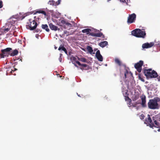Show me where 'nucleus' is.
<instances>
[{"label":"nucleus","mask_w":160,"mask_h":160,"mask_svg":"<svg viewBox=\"0 0 160 160\" xmlns=\"http://www.w3.org/2000/svg\"><path fill=\"white\" fill-rule=\"evenodd\" d=\"M144 73L146 78L148 79L157 78L158 81H160V76L158 75V73L151 69H145L143 70Z\"/></svg>","instance_id":"nucleus-1"},{"label":"nucleus","mask_w":160,"mask_h":160,"mask_svg":"<svg viewBox=\"0 0 160 160\" xmlns=\"http://www.w3.org/2000/svg\"><path fill=\"white\" fill-rule=\"evenodd\" d=\"M37 25L36 20L30 19L28 20V22L26 25V27L27 29L30 30H33L36 28Z\"/></svg>","instance_id":"nucleus-2"},{"label":"nucleus","mask_w":160,"mask_h":160,"mask_svg":"<svg viewBox=\"0 0 160 160\" xmlns=\"http://www.w3.org/2000/svg\"><path fill=\"white\" fill-rule=\"evenodd\" d=\"M132 34L136 37L144 38L146 33L145 31H142L140 29H136L132 31Z\"/></svg>","instance_id":"nucleus-3"},{"label":"nucleus","mask_w":160,"mask_h":160,"mask_svg":"<svg viewBox=\"0 0 160 160\" xmlns=\"http://www.w3.org/2000/svg\"><path fill=\"white\" fill-rule=\"evenodd\" d=\"M148 104V107L150 109H154L158 108V104L156 99L150 100Z\"/></svg>","instance_id":"nucleus-4"},{"label":"nucleus","mask_w":160,"mask_h":160,"mask_svg":"<svg viewBox=\"0 0 160 160\" xmlns=\"http://www.w3.org/2000/svg\"><path fill=\"white\" fill-rule=\"evenodd\" d=\"M58 25L63 27L64 28L67 29L70 28V27L72 26L71 24L64 20H61L60 22H59Z\"/></svg>","instance_id":"nucleus-5"},{"label":"nucleus","mask_w":160,"mask_h":160,"mask_svg":"<svg viewBox=\"0 0 160 160\" xmlns=\"http://www.w3.org/2000/svg\"><path fill=\"white\" fill-rule=\"evenodd\" d=\"M12 50V48H6L1 50V53L0 56L1 58H4L5 57H8L10 54L9 52Z\"/></svg>","instance_id":"nucleus-6"},{"label":"nucleus","mask_w":160,"mask_h":160,"mask_svg":"<svg viewBox=\"0 0 160 160\" xmlns=\"http://www.w3.org/2000/svg\"><path fill=\"white\" fill-rule=\"evenodd\" d=\"M136 15L135 13L129 14L127 22L128 24H131L135 22L136 19Z\"/></svg>","instance_id":"nucleus-7"},{"label":"nucleus","mask_w":160,"mask_h":160,"mask_svg":"<svg viewBox=\"0 0 160 160\" xmlns=\"http://www.w3.org/2000/svg\"><path fill=\"white\" fill-rule=\"evenodd\" d=\"M144 122L146 124H150L151 127H155V124L154 125V124L152 120V119L150 118V115L149 114H148L147 117L146 118Z\"/></svg>","instance_id":"nucleus-8"},{"label":"nucleus","mask_w":160,"mask_h":160,"mask_svg":"<svg viewBox=\"0 0 160 160\" xmlns=\"http://www.w3.org/2000/svg\"><path fill=\"white\" fill-rule=\"evenodd\" d=\"M143 64V61L140 60L138 62L135 64L134 65L135 68L137 69V71L140 72L142 70V67Z\"/></svg>","instance_id":"nucleus-9"},{"label":"nucleus","mask_w":160,"mask_h":160,"mask_svg":"<svg viewBox=\"0 0 160 160\" xmlns=\"http://www.w3.org/2000/svg\"><path fill=\"white\" fill-rule=\"evenodd\" d=\"M76 62L80 66V68L82 70H88L90 69L89 66L86 64H81L78 61H76Z\"/></svg>","instance_id":"nucleus-10"},{"label":"nucleus","mask_w":160,"mask_h":160,"mask_svg":"<svg viewBox=\"0 0 160 160\" xmlns=\"http://www.w3.org/2000/svg\"><path fill=\"white\" fill-rule=\"evenodd\" d=\"M154 45V43L153 42L150 43H145L142 45V47L143 48H148L152 47Z\"/></svg>","instance_id":"nucleus-11"},{"label":"nucleus","mask_w":160,"mask_h":160,"mask_svg":"<svg viewBox=\"0 0 160 160\" xmlns=\"http://www.w3.org/2000/svg\"><path fill=\"white\" fill-rule=\"evenodd\" d=\"M90 35L92 36H94L98 37H102V38H104V35L103 34L102 32H99V33H94V32H91L90 33Z\"/></svg>","instance_id":"nucleus-12"},{"label":"nucleus","mask_w":160,"mask_h":160,"mask_svg":"<svg viewBox=\"0 0 160 160\" xmlns=\"http://www.w3.org/2000/svg\"><path fill=\"white\" fill-rule=\"evenodd\" d=\"M96 56L97 59L100 61L102 62L103 61V58L100 54V51L99 50H98L96 53Z\"/></svg>","instance_id":"nucleus-13"},{"label":"nucleus","mask_w":160,"mask_h":160,"mask_svg":"<svg viewBox=\"0 0 160 160\" xmlns=\"http://www.w3.org/2000/svg\"><path fill=\"white\" fill-rule=\"evenodd\" d=\"M141 98L142 101V102L141 103V105L143 107H146L147 105L146 104V97L145 96H142L141 97Z\"/></svg>","instance_id":"nucleus-14"},{"label":"nucleus","mask_w":160,"mask_h":160,"mask_svg":"<svg viewBox=\"0 0 160 160\" xmlns=\"http://www.w3.org/2000/svg\"><path fill=\"white\" fill-rule=\"evenodd\" d=\"M49 27L50 28L53 30L56 31L57 30H59L60 29L58 28V27L54 25H53L52 23H50L49 24Z\"/></svg>","instance_id":"nucleus-15"},{"label":"nucleus","mask_w":160,"mask_h":160,"mask_svg":"<svg viewBox=\"0 0 160 160\" xmlns=\"http://www.w3.org/2000/svg\"><path fill=\"white\" fill-rule=\"evenodd\" d=\"M37 13H42L45 16H47L48 15L47 13H48L41 9H38L36 10L35 12V14H36Z\"/></svg>","instance_id":"nucleus-16"},{"label":"nucleus","mask_w":160,"mask_h":160,"mask_svg":"<svg viewBox=\"0 0 160 160\" xmlns=\"http://www.w3.org/2000/svg\"><path fill=\"white\" fill-rule=\"evenodd\" d=\"M10 26L9 28H3L1 30V32L3 34L9 31L10 29V27L12 26V24H10Z\"/></svg>","instance_id":"nucleus-17"},{"label":"nucleus","mask_w":160,"mask_h":160,"mask_svg":"<svg viewBox=\"0 0 160 160\" xmlns=\"http://www.w3.org/2000/svg\"><path fill=\"white\" fill-rule=\"evenodd\" d=\"M98 45L101 47L104 48L108 45V42L106 41H103L99 43Z\"/></svg>","instance_id":"nucleus-18"},{"label":"nucleus","mask_w":160,"mask_h":160,"mask_svg":"<svg viewBox=\"0 0 160 160\" xmlns=\"http://www.w3.org/2000/svg\"><path fill=\"white\" fill-rule=\"evenodd\" d=\"M154 122L155 125V127L159 128L157 130V131L160 132V123H159L156 120H154Z\"/></svg>","instance_id":"nucleus-19"},{"label":"nucleus","mask_w":160,"mask_h":160,"mask_svg":"<svg viewBox=\"0 0 160 160\" xmlns=\"http://www.w3.org/2000/svg\"><path fill=\"white\" fill-rule=\"evenodd\" d=\"M91 31V30L90 29L87 28V29H85L82 30V33H86L87 34H89L90 32Z\"/></svg>","instance_id":"nucleus-20"},{"label":"nucleus","mask_w":160,"mask_h":160,"mask_svg":"<svg viewBox=\"0 0 160 160\" xmlns=\"http://www.w3.org/2000/svg\"><path fill=\"white\" fill-rule=\"evenodd\" d=\"M58 50H62L66 54H67V51L66 48L62 45H61L58 48Z\"/></svg>","instance_id":"nucleus-21"},{"label":"nucleus","mask_w":160,"mask_h":160,"mask_svg":"<svg viewBox=\"0 0 160 160\" xmlns=\"http://www.w3.org/2000/svg\"><path fill=\"white\" fill-rule=\"evenodd\" d=\"M41 27L43 29L45 30L47 32L49 31V29L47 24H42Z\"/></svg>","instance_id":"nucleus-22"},{"label":"nucleus","mask_w":160,"mask_h":160,"mask_svg":"<svg viewBox=\"0 0 160 160\" xmlns=\"http://www.w3.org/2000/svg\"><path fill=\"white\" fill-rule=\"evenodd\" d=\"M18 53V50L17 49L14 50L12 53H10V55L11 56H14L17 55Z\"/></svg>","instance_id":"nucleus-23"},{"label":"nucleus","mask_w":160,"mask_h":160,"mask_svg":"<svg viewBox=\"0 0 160 160\" xmlns=\"http://www.w3.org/2000/svg\"><path fill=\"white\" fill-rule=\"evenodd\" d=\"M87 48L88 51L89 52H90L91 53H92L93 52V50H92V49L91 47L89 46H87Z\"/></svg>","instance_id":"nucleus-24"},{"label":"nucleus","mask_w":160,"mask_h":160,"mask_svg":"<svg viewBox=\"0 0 160 160\" xmlns=\"http://www.w3.org/2000/svg\"><path fill=\"white\" fill-rule=\"evenodd\" d=\"M139 98V96L138 94L134 95L132 97V100L133 101H135L138 99Z\"/></svg>","instance_id":"nucleus-25"},{"label":"nucleus","mask_w":160,"mask_h":160,"mask_svg":"<svg viewBox=\"0 0 160 160\" xmlns=\"http://www.w3.org/2000/svg\"><path fill=\"white\" fill-rule=\"evenodd\" d=\"M115 62L119 66H120L121 65V63L120 61L118 59H115Z\"/></svg>","instance_id":"nucleus-26"},{"label":"nucleus","mask_w":160,"mask_h":160,"mask_svg":"<svg viewBox=\"0 0 160 160\" xmlns=\"http://www.w3.org/2000/svg\"><path fill=\"white\" fill-rule=\"evenodd\" d=\"M78 60L83 62H86L87 59L85 58H78Z\"/></svg>","instance_id":"nucleus-27"},{"label":"nucleus","mask_w":160,"mask_h":160,"mask_svg":"<svg viewBox=\"0 0 160 160\" xmlns=\"http://www.w3.org/2000/svg\"><path fill=\"white\" fill-rule=\"evenodd\" d=\"M125 100L128 103H130L132 102L131 99H130L128 96H125Z\"/></svg>","instance_id":"nucleus-28"},{"label":"nucleus","mask_w":160,"mask_h":160,"mask_svg":"<svg viewBox=\"0 0 160 160\" xmlns=\"http://www.w3.org/2000/svg\"><path fill=\"white\" fill-rule=\"evenodd\" d=\"M54 1H53V0L50 1L48 2V4H49L50 5L53 6V5H54Z\"/></svg>","instance_id":"nucleus-29"},{"label":"nucleus","mask_w":160,"mask_h":160,"mask_svg":"<svg viewBox=\"0 0 160 160\" xmlns=\"http://www.w3.org/2000/svg\"><path fill=\"white\" fill-rule=\"evenodd\" d=\"M145 118L144 115L143 114H141L140 116V118L141 119H143Z\"/></svg>","instance_id":"nucleus-30"},{"label":"nucleus","mask_w":160,"mask_h":160,"mask_svg":"<svg viewBox=\"0 0 160 160\" xmlns=\"http://www.w3.org/2000/svg\"><path fill=\"white\" fill-rule=\"evenodd\" d=\"M138 78H139V79H140V80H141L143 82L144 81V79L142 78L141 77V76L140 75H138Z\"/></svg>","instance_id":"nucleus-31"},{"label":"nucleus","mask_w":160,"mask_h":160,"mask_svg":"<svg viewBox=\"0 0 160 160\" xmlns=\"http://www.w3.org/2000/svg\"><path fill=\"white\" fill-rule=\"evenodd\" d=\"M3 5L2 2L1 1H0V8H2L3 7Z\"/></svg>","instance_id":"nucleus-32"},{"label":"nucleus","mask_w":160,"mask_h":160,"mask_svg":"<svg viewBox=\"0 0 160 160\" xmlns=\"http://www.w3.org/2000/svg\"><path fill=\"white\" fill-rule=\"evenodd\" d=\"M41 31H42V30L40 28V29L37 28L36 30V32H41Z\"/></svg>","instance_id":"nucleus-33"},{"label":"nucleus","mask_w":160,"mask_h":160,"mask_svg":"<svg viewBox=\"0 0 160 160\" xmlns=\"http://www.w3.org/2000/svg\"><path fill=\"white\" fill-rule=\"evenodd\" d=\"M139 103V102H137L135 103L134 104L132 105V106L133 107H135L136 105Z\"/></svg>","instance_id":"nucleus-34"},{"label":"nucleus","mask_w":160,"mask_h":160,"mask_svg":"<svg viewBox=\"0 0 160 160\" xmlns=\"http://www.w3.org/2000/svg\"><path fill=\"white\" fill-rule=\"evenodd\" d=\"M157 120L160 121V114L158 116Z\"/></svg>","instance_id":"nucleus-35"},{"label":"nucleus","mask_w":160,"mask_h":160,"mask_svg":"<svg viewBox=\"0 0 160 160\" xmlns=\"http://www.w3.org/2000/svg\"><path fill=\"white\" fill-rule=\"evenodd\" d=\"M127 103H128V106L129 107H130L131 106V102L130 103H128V102H127Z\"/></svg>","instance_id":"nucleus-36"},{"label":"nucleus","mask_w":160,"mask_h":160,"mask_svg":"<svg viewBox=\"0 0 160 160\" xmlns=\"http://www.w3.org/2000/svg\"><path fill=\"white\" fill-rule=\"evenodd\" d=\"M61 2V0H58L57 2V4L58 5Z\"/></svg>","instance_id":"nucleus-37"},{"label":"nucleus","mask_w":160,"mask_h":160,"mask_svg":"<svg viewBox=\"0 0 160 160\" xmlns=\"http://www.w3.org/2000/svg\"><path fill=\"white\" fill-rule=\"evenodd\" d=\"M72 59H73V60L75 62H76V61H77V58L75 57H73L72 58Z\"/></svg>","instance_id":"nucleus-38"},{"label":"nucleus","mask_w":160,"mask_h":160,"mask_svg":"<svg viewBox=\"0 0 160 160\" xmlns=\"http://www.w3.org/2000/svg\"><path fill=\"white\" fill-rule=\"evenodd\" d=\"M119 0L121 2H123V3H124L125 2H126V0Z\"/></svg>","instance_id":"nucleus-39"},{"label":"nucleus","mask_w":160,"mask_h":160,"mask_svg":"<svg viewBox=\"0 0 160 160\" xmlns=\"http://www.w3.org/2000/svg\"><path fill=\"white\" fill-rule=\"evenodd\" d=\"M124 76H125V78H127L126 73H124Z\"/></svg>","instance_id":"nucleus-40"},{"label":"nucleus","mask_w":160,"mask_h":160,"mask_svg":"<svg viewBox=\"0 0 160 160\" xmlns=\"http://www.w3.org/2000/svg\"><path fill=\"white\" fill-rule=\"evenodd\" d=\"M67 32V31H64V33L65 34H66Z\"/></svg>","instance_id":"nucleus-41"},{"label":"nucleus","mask_w":160,"mask_h":160,"mask_svg":"<svg viewBox=\"0 0 160 160\" xmlns=\"http://www.w3.org/2000/svg\"><path fill=\"white\" fill-rule=\"evenodd\" d=\"M158 46L160 47V42H159L158 44Z\"/></svg>","instance_id":"nucleus-42"},{"label":"nucleus","mask_w":160,"mask_h":160,"mask_svg":"<svg viewBox=\"0 0 160 160\" xmlns=\"http://www.w3.org/2000/svg\"><path fill=\"white\" fill-rule=\"evenodd\" d=\"M59 60H60V62H61L62 61V58H59Z\"/></svg>","instance_id":"nucleus-43"},{"label":"nucleus","mask_w":160,"mask_h":160,"mask_svg":"<svg viewBox=\"0 0 160 160\" xmlns=\"http://www.w3.org/2000/svg\"><path fill=\"white\" fill-rule=\"evenodd\" d=\"M72 63H73V64H74V65H75L76 67H78V66H77V65H76V64H74V63H73V62H72Z\"/></svg>","instance_id":"nucleus-44"},{"label":"nucleus","mask_w":160,"mask_h":160,"mask_svg":"<svg viewBox=\"0 0 160 160\" xmlns=\"http://www.w3.org/2000/svg\"><path fill=\"white\" fill-rule=\"evenodd\" d=\"M77 95H78V97H81L80 96V95H78V93H77Z\"/></svg>","instance_id":"nucleus-45"},{"label":"nucleus","mask_w":160,"mask_h":160,"mask_svg":"<svg viewBox=\"0 0 160 160\" xmlns=\"http://www.w3.org/2000/svg\"><path fill=\"white\" fill-rule=\"evenodd\" d=\"M57 48V47H55V49H56Z\"/></svg>","instance_id":"nucleus-46"},{"label":"nucleus","mask_w":160,"mask_h":160,"mask_svg":"<svg viewBox=\"0 0 160 160\" xmlns=\"http://www.w3.org/2000/svg\"><path fill=\"white\" fill-rule=\"evenodd\" d=\"M111 0H107L108 2H109V1H110Z\"/></svg>","instance_id":"nucleus-47"},{"label":"nucleus","mask_w":160,"mask_h":160,"mask_svg":"<svg viewBox=\"0 0 160 160\" xmlns=\"http://www.w3.org/2000/svg\"><path fill=\"white\" fill-rule=\"evenodd\" d=\"M12 69H11V72H12Z\"/></svg>","instance_id":"nucleus-48"},{"label":"nucleus","mask_w":160,"mask_h":160,"mask_svg":"<svg viewBox=\"0 0 160 160\" xmlns=\"http://www.w3.org/2000/svg\"><path fill=\"white\" fill-rule=\"evenodd\" d=\"M47 12H48V11L49 10H47Z\"/></svg>","instance_id":"nucleus-49"},{"label":"nucleus","mask_w":160,"mask_h":160,"mask_svg":"<svg viewBox=\"0 0 160 160\" xmlns=\"http://www.w3.org/2000/svg\"><path fill=\"white\" fill-rule=\"evenodd\" d=\"M154 118L153 117V118ZM152 119H153V120H154V119H153V118H152Z\"/></svg>","instance_id":"nucleus-50"},{"label":"nucleus","mask_w":160,"mask_h":160,"mask_svg":"<svg viewBox=\"0 0 160 160\" xmlns=\"http://www.w3.org/2000/svg\"><path fill=\"white\" fill-rule=\"evenodd\" d=\"M17 70V69H16V68H15V70Z\"/></svg>","instance_id":"nucleus-51"},{"label":"nucleus","mask_w":160,"mask_h":160,"mask_svg":"<svg viewBox=\"0 0 160 160\" xmlns=\"http://www.w3.org/2000/svg\"><path fill=\"white\" fill-rule=\"evenodd\" d=\"M70 35V34L68 33V35Z\"/></svg>","instance_id":"nucleus-52"},{"label":"nucleus","mask_w":160,"mask_h":160,"mask_svg":"<svg viewBox=\"0 0 160 160\" xmlns=\"http://www.w3.org/2000/svg\"><path fill=\"white\" fill-rule=\"evenodd\" d=\"M2 33H0V35H1Z\"/></svg>","instance_id":"nucleus-53"}]
</instances>
